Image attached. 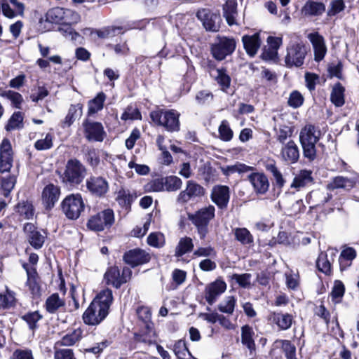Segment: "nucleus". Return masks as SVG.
Here are the masks:
<instances>
[{
  "label": "nucleus",
  "mask_w": 359,
  "mask_h": 359,
  "mask_svg": "<svg viewBox=\"0 0 359 359\" xmlns=\"http://www.w3.org/2000/svg\"><path fill=\"white\" fill-rule=\"evenodd\" d=\"M112 302V291L109 289L102 290L84 312V323L90 325L100 324L108 315Z\"/></svg>",
  "instance_id": "f257e3e1"
},
{
  "label": "nucleus",
  "mask_w": 359,
  "mask_h": 359,
  "mask_svg": "<svg viewBox=\"0 0 359 359\" xmlns=\"http://www.w3.org/2000/svg\"><path fill=\"white\" fill-rule=\"evenodd\" d=\"M13 165V150L10 141L4 139L0 145V184L3 195L8 197L13 189L16 183V177L14 175L4 176L8 172Z\"/></svg>",
  "instance_id": "f03ea898"
},
{
  "label": "nucleus",
  "mask_w": 359,
  "mask_h": 359,
  "mask_svg": "<svg viewBox=\"0 0 359 359\" xmlns=\"http://www.w3.org/2000/svg\"><path fill=\"white\" fill-rule=\"evenodd\" d=\"M320 132L314 126L306 125L299 134V140L303 148L304 156L313 160L316 155V144L319 140Z\"/></svg>",
  "instance_id": "7ed1b4c3"
},
{
  "label": "nucleus",
  "mask_w": 359,
  "mask_h": 359,
  "mask_svg": "<svg viewBox=\"0 0 359 359\" xmlns=\"http://www.w3.org/2000/svg\"><path fill=\"white\" fill-rule=\"evenodd\" d=\"M180 113L174 109H158L150 113L152 121L164 127L169 132L178 131L180 130Z\"/></svg>",
  "instance_id": "20e7f679"
},
{
  "label": "nucleus",
  "mask_w": 359,
  "mask_h": 359,
  "mask_svg": "<svg viewBox=\"0 0 359 359\" xmlns=\"http://www.w3.org/2000/svg\"><path fill=\"white\" fill-rule=\"evenodd\" d=\"M215 207L209 205L197 211L195 214H189V219L197 228L198 233L201 239H204L208 233V224L215 216Z\"/></svg>",
  "instance_id": "39448f33"
},
{
  "label": "nucleus",
  "mask_w": 359,
  "mask_h": 359,
  "mask_svg": "<svg viewBox=\"0 0 359 359\" xmlns=\"http://www.w3.org/2000/svg\"><path fill=\"white\" fill-rule=\"evenodd\" d=\"M62 210L67 217L76 219L83 211L84 203L80 194H70L62 202Z\"/></svg>",
  "instance_id": "423d86ee"
},
{
  "label": "nucleus",
  "mask_w": 359,
  "mask_h": 359,
  "mask_svg": "<svg viewBox=\"0 0 359 359\" xmlns=\"http://www.w3.org/2000/svg\"><path fill=\"white\" fill-rule=\"evenodd\" d=\"M86 175V169L84 165L76 159H70L67 161L64 173V181L71 184H79Z\"/></svg>",
  "instance_id": "0eeeda50"
},
{
  "label": "nucleus",
  "mask_w": 359,
  "mask_h": 359,
  "mask_svg": "<svg viewBox=\"0 0 359 359\" xmlns=\"http://www.w3.org/2000/svg\"><path fill=\"white\" fill-rule=\"evenodd\" d=\"M236 42L232 37L218 36L217 41L211 46V53L217 60H224L231 55L236 49Z\"/></svg>",
  "instance_id": "6e6552de"
},
{
  "label": "nucleus",
  "mask_w": 359,
  "mask_h": 359,
  "mask_svg": "<svg viewBox=\"0 0 359 359\" xmlns=\"http://www.w3.org/2000/svg\"><path fill=\"white\" fill-rule=\"evenodd\" d=\"M307 50L302 43H295L290 44L287 48V55L285 62L287 67H300L304 64Z\"/></svg>",
  "instance_id": "1a4fd4ad"
},
{
  "label": "nucleus",
  "mask_w": 359,
  "mask_h": 359,
  "mask_svg": "<svg viewBox=\"0 0 359 359\" xmlns=\"http://www.w3.org/2000/svg\"><path fill=\"white\" fill-rule=\"evenodd\" d=\"M114 222V215L112 210H104L96 215L93 216L88 222V227L95 231H103L106 227L110 226Z\"/></svg>",
  "instance_id": "9d476101"
},
{
  "label": "nucleus",
  "mask_w": 359,
  "mask_h": 359,
  "mask_svg": "<svg viewBox=\"0 0 359 359\" xmlns=\"http://www.w3.org/2000/svg\"><path fill=\"white\" fill-rule=\"evenodd\" d=\"M132 271L129 268H124L122 273L116 266H111L105 272L104 278L107 284L112 285L118 288L123 283H126L131 277Z\"/></svg>",
  "instance_id": "9b49d317"
},
{
  "label": "nucleus",
  "mask_w": 359,
  "mask_h": 359,
  "mask_svg": "<svg viewBox=\"0 0 359 359\" xmlns=\"http://www.w3.org/2000/svg\"><path fill=\"white\" fill-rule=\"evenodd\" d=\"M198 19L202 22L206 30L217 32L219 29L220 16L212 13L209 9L201 8L196 13Z\"/></svg>",
  "instance_id": "f8f14e48"
},
{
  "label": "nucleus",
  "mask_w": 359,
  "mask_h": 359,
  "mask_svg": "<svg viewBox=\"0 0 359 359\" xmlns=\"http://www.w3.org/2000/svg\"><path fill=\"white\" fill-rule=\"evenodd\" d=\"M204 194L205 189L202 186L189 180L187 182L186 189L180 193L177 200L179 203H184L192 198L201 197Z\"/></svg>",
  "instance_id": "ddd939ff"
},
{
  "label": "nucleus",
  "mask_w": 359,
  "mask_h": 359,
  "mask_svg": "<svg viewBox=\"0 0 359 359\" xmlns=\"http://www.w3.org/2000/svg\"><path fill=\"white\" fill-rule=\"evenodd\" d=\"M226 289V283L222 279H217L205 287V300L210 305H212L216 302L217 297L225 292Z\"/></svg>",
  "instance_id": "4468645a"
},
{
  "label": "nucleus",
  "mask_w": 359,
  "mask_h": 359,
  "mask_svg": "<svg viewBox=\"0 0 359 359\" xmlns=\"http://www.w3.org/2000/svg\"><path fill=\"white\" fill-rule=\"evenodd\" d=\"M150 259L147 252L139 248L130 250L123 255L124 261L133 267L147 263Z\"/></svg>",
  "instance_id": "2eb2a0df"
},
{
  "label": "nucleus",
  "mask_w": 359,
  "mask_h": 359,
  "mask_svg": "<svg viewBox=\"0 0 359 359\" xmlns=\"http://www.w3.org/2000/svg\"><path fill=\"white\" fill-rule=\"evenodd\" d=\"M230 198V191L227 186L216 185L211 191L212 201L221 209L226 208Z\"/></svg>",
  "instance_id": "dca6fc26"
},
{
  "label": "nucleus",
  "mask_w": 359,
  "mask_h": 359,
  "mask_svg": "<svg viewBox=\"0 0 359 359\" xmlns=\"http://www.w3.org/2000/svg\"><path fill=\"white\" fill-rule=\"evenodd\" d=\"M86 187L93 195L104 196L109 190L107 181L102 177H90L86 180Z\"/></svg>",
  "instance_id": "f3484780"
},
{
  "label": "nucleus",
  "mask_w": 359,
  "mask_h": 359,
  "mask_svg": "<svg viewBox=\"0 0 359 359\" xmlns=\"http://www.w3.org/2000/svg\"><path fill=\"white\" fill-rule=\"evenodd\" d=\"M280 158L287 163H294L299 158L298 146L293 140H289L286 144L282 145Z\"/></svg>",
  "instance_id": "a211bd4d"
},
{
  "label": "nucleus",
  "mask_w": 359,
  "mask_h": 359,
  "mask_svg": "<svg viewBox=\"0 0 359 359\" xmlns=\"http://www.w3.org/2000/svg\"><path fill=\"white\" fill-rule=\"evenodd\" d=\"M307 37L312 44L315 60L318 62L322 60L327 53V47L323 36L318 32H314L309 34Z\"/></svg>",
  "instance_id": "6ab92c4d"
},
{
  "label": "nucleus",
  "mask_w": 359,
  "mask_h": 359,
  "mask_svg": "<svg viewBox=\"0 0 359 359\" xmlns=\"http://www.w3.org/2000/svg\"><path fill=\"white\" fill-rule=\"evenodd\" d=\"M86 137L88 140L101 142L104 134L102 125L98 122H90L86 120L83 123Z\"/></svg>",
  "instance_id": "aec40b11"
},
{
  "label": "nucleus",
  "mask_w": 359,
  "mask_h": 359,
  "mask_svg": "<svg viewBox=\"0 0 359 359\" xmlns=\"http://www.w3.org/2000/svg\"><path fill=\"white\" fill-rule=\"evenodd\" d=\"M248 180L257 194H265L269 187L267 177L261 172H254L248 176Z\"/></svg>",
  "instance_id": "412c9836"
},
{
  "label": "nucleus",
  "mask_w": 359,
  "mask_h": 359,
  "mask_svg": "<svg viewBox=\"0 0 359 359\" xmlns=\"http://www.w3.org/2000/svg\"><path fill=\"white\" fill-rule=\"evenodd\" d=\"M60 191L58 187L53 184L46 186L42 191L43 203L47 209L52 208L58 201Z\"/></svg>",
  "instance_id": "4be33fe9"
},
{
  "label": "nucleus",
  "mask_w": 359,
  "mask_h": 359,
  "mask_svg": "<svg viewBox=\"0 0 359 359\" xmlns=\"http://www.w3.org/2000/svg\"><path fill=\"white\" fill-rule=\"evenodd\" d=\"M24 231L27 233L29 243L33 248L39 249L43 246L45 241V236L36 230L33 224H25Z\"/></svg>",
  "instance_id": "5701e85b"
},
{
  "label": "nucleus",
  "mask_w": 359,
  "mask_h": 359,
  "mask_svg": "<svg viewBox=\"0 0 359 359\" xmlns=\"http://www.w3.org/2000/svg\"><path fill=\"white\" fill-rule=\"evenodd\" d=\"M269 319L280 330L290 329L294 322L292 315L287 313L273 312L270 315Z\"/></svg>",
  "instance_id": "b1692460"
},
{
  "label": "nucleus",
  "mask_w": 359,
  "mask_h": 359,
  "mask_svg": "<svg viewBox=\"0 0 359 359\" xmlns=\"http://www.w3.org/2000/svg\"><path fill=\"white\" fill-rule=\"evenodd\" d=\"M356 180L355 178H351L344 176H337L334 177L327 184V189L334 190L336 189H343L350 190L355 185Z\"/></svg>",
  "instance_id": "393cba45"
},
{
  "label": "nucleus",
  "mask_w": 359,
  "mask_h": 359,
  "mask_svg": "<svg viewBox=\"0 0 359 359\" xmlns=\"http://www.w3.org/2000/svg\"><path fill=\"white\" fill-rule=\"evenodd\" d=\"M242 41L246 53L250 57L255 56L260 47L259 34L255 33L250 36L245 35L242 38Z\"/></svg>",
  "instance_id": "a878e982"
},
{
  "label": "nucleus",
  "mask_w": 359,
  "mask_h": 359,
  "mask_svg": "<svg viewBox=\"0 0 359 359\" xmlns=\"http://www.w3.org/2000/svg\"><path fill=\"white\" fill-rule=\"evenodd\" d=\"M224 16L229 25H238L237 2L236 0H227L223 8Z\"/></svg>",
  "instance_id": "bb28decb"
},
{
  "label": "nucleus",
  "mask_w": 359,
  "mask_h": 359,
  "mask_svg": "<svg viewBox=\"0 0 359 359\" xmlns=\"http://www.w3.org/2000/svg\"><path fill=\"white\" fill-rule=\"evenodd\" d=\"M83 114V104L78 103L71 104L67 114L62 121V127H69L76 120L80 118Z\"/></svg>",
  "instance_id": "cd10ccee"
},
{
  "label": "nucleus",
  "mask_w": 359,
  "mask_h": 359,
  "mask_svg": "<svg viewBox=\"0 0 359 359\" xmlns=\"http://www.w3.org/2000/svg\"><path fill=\"white\" fill-rule=\"evenodd\" d=\"M82 337V330L79 328L74 330L68 332L62 338L57 341L54 346V348H59L63 346H69L75 344L78 342Z\"/></svg>",
  "instance_id": "c85d7f7f"
},
{
  "label": "nucleus",
  "mask_w": 359,
  "mask_h": 359,
  "mask_svg": "<svg viewBox=\"0 0 359 359\" xmlns=\"http://www.w3.org/2000/svg\"><path fill=\"white\" fill-rule=\"evenodd\" d=\"M135 339L137 342H142L148 345L154 344L156 341V333L154 330V324L149 323L146 325L144 330L140 334L135 335Z\"/></svg>",
  "instance_id": "c756f323"
},
{
  "label": "nucleus",
  "mask_w": 359,
  "mask_h": 359,
  "mask_svg": "<svg viewBox=\"0 0 359 359\" xmlns=\"http://www.w3.org/2000/svg\"><path fill=\"white\" fill-rule=\"evenodd\" d=\"M313 177L311 176V171L307 170H302L294 177L291 187L295 189H300L306 187L309 184L312 183Z\"/></svg>",
  "instance_id": "7c9ffc66"
},
{
  "label": "nucleus",
  "mask_w": 359,
  "mask_h": 359,
  "mask_svg": "<svg viewBox=\"0 0 359 359\" xmlns=\"http://www.w3.org/2000/svg\"><path fill=\"white\" fill-rule=\"evenodd\" d=\"M135 198L136 195L133 192L128 189H121L117 192L116 199L121 207L124 208L126 210H129L132 202Z\"/></svg>",
  "instance_id": "2f4dec72"
},
{
  "label": "nucleus",
  "mask_w": 359,
  "mask_h": 359,
  "mask_svg": "<svg viewBox=\"0 0 359 359\" xmlns=\"http://www.w3.org/2000/svg\"><path fill=\"white\" fill-rule=\"evenodd\" d=\"M325 11V5L321 2L313 1H307L303 7L302 11L305 15L318 16L322 15Z\"/></svg>",
  "instance_id": "473e14b6"
},
{
  "label": "nucleus",
  "mask_w": 359,
  "mask_h": 359,
  "mask_svg": "<svg viewBox=\"0 0 359 359\" xmlns=\"http://www.w3.org/2000/svg\"><path fill=\"white\" fill-rule=\"evenodd\" d=\"M254 334L255 332L250 326L245 325L241 327V342L250 351H253L255 348V344L253 339Z\"/></svg>",
  "instance_id": "72a5a7b5"
},
{
  "label": "nucleus",
  "mask_w": 359,
  "mask_h": 359,
  "mask_svg": "<svg viewBox=\"0 0 359 359\" xmlns=\"http://www.w3.org/2000/svg\"><path fill=\"white\" fill-rule=\"evenodd\" d=\"M65 304L64 299L60 298L58 294L54 293L46 299V309L48 312L53 313L60 308H62Z\"/></svg>",
  "instance_id": "f704fd0d"
},
{
  "label": "nucleus",
  "mask_w": 359,
  "mask_h": 359,
  "mask_svg": "<svg viewBox=\"0 0 359 359\" xmlns=\"http://www.w3.org/2000/svg\"><path fill=\"white\" fill-rule=\"evenodd\" d=\"M106 95L104 93H99L97 96L88 103V114L89 116L97 113L103 108Z\"/></svg>",
  "instance_id": "c9c22d12"
},
{
  "label": "nucleus",
  "mask_w": 359,
  "mask_h": 359,
  "mask_svg": "<svg viewBox=\"0 0 359 359\" xmlns=\"http://www.w3.org/2000/svg\"><path fill=\"white\" fill-rule=\"evenodd\" d=\"M193 248L194 243L191 238L187 236L182 238L175 248V256L182 257L184 254L192 251Z\"/></svg>",
  "instance_id": "e433bc0d"
},
{
  "label": "nucleus",
  "mask_w": 359,
  "mask_h": 359,
  "mask_svg": "<svg viewBox=\"0 0 359 359\" xmlns=\"http://www.w3.org/2000/svg\"><path fill=\"white\" fill-rule=\"evenodd\" d=\"M344 88L337 83L332 88L330 100L336 107H341L344 104Z\"/></svg>",
  "instance_id": "4c0bfd02"
},
{
  "label": "nucleus",
  "mask_w": 359,
  "mask_h": 359,
  "mask_svg": "<svg viewBox=\"0 0 359 359\" xmlns=\"http://www.w3.org/2000/svg\"><path fill=\"white\" fill-rule=\"evenodd\" d=\"M16 303L15 293L6 287L4 294H0V309L13 307Z\"/></svg>",
  "instance_id": "58836bf2"
},
{
  "label": "nucleus",
  "mask_w": 359,
  "mask_h": 359,
  "mask_svg": "<svg viewBox=\"0 0 359 359\" xmlns=\"http://www.w3.org/2000/svg\"><path fill=\"white\" fill-rule=\"evenodd\" d=\"M211 75L215 79L222 88H229L231 82L229 76L224 69H215L211 72Z\"/></svg>",
  "instance_id": "ea45409f"
},
{
  "label": "nucleus",
  "mask_w": 359,
  "mask_h": 359,
  "mask_svg": "<svg viewBox=\"0 0 359 359\" xmlns=\"http://www.w3.org/2000/svg\"><path fill=\"white\" fill-rule=\"evenodd\" d=\"M236 299L233 296H228L218 305V309L222 313L232 314L236 306Z\"/></svg>",
  "instance_id": "a19ab883"
},
{
  "label": "nucleus",
  "mask_w": 359,
  "mask_h": 359,
  "mask_svg": "<svg viewBox=\"0 0 359 359\" xmlns=\"http://www.w3.org/2000/svg\"><path fill=\"white\" fill-rule=\"evenodd\" d=\"M173 351L178 359H189L187 356H191L185 342L182 340H178L175 342Z\"/></svg>",
  "instance_id": "79ce46f5"
},
{
  "label": "nucleus",
  "mask_w": 359,
  "mask_h": 359,
  "mask_svg": "<svg viewBox=\"0 0 359 359\" xmlns=\"http://www.w3.org/2000/svg\"><path fill=\"white\" fill-rule=\"evenodd\" d=\"M22 116L20 111L15 112L10 118L7 125L6 126V130L11 131L13 130L20 128L22 126Z\"/></svg>",
  "instance_id": "37998d69"
},
{
  "label": "nucleus",
  "mask_w": 359,
  "mask_h": 359,
  "mask_svg": "<svg viewBox=\"0 0 359 359\" xmlns=\"http://www.w3.org/2000/svg\"><path fill=\"white\" fill-rule=\"evenodd\" d=\"M276 343L281 344V348L285 353L287 359H297L296 358V348L295 346L288 340H279Z\"/></svg>",
  "instance_id": "c03bdc74"
},
{
  "label": "nucleus",
  "mask_w": 359,
  "mask_h": 359,
  "mask_svg": "<svg viewBox=\"0 0 359 359\" xmlns=\"http://www.w3.org/2000/svg\"><path fill=\"white\" fill-rule=\"evenodd\" d=\"M345 292V287L343 283L340 280H336L332 288L331 296L334 302L339 303L343 297Z\"/></svg>",
  "instance_id": "a18cd8bd"
},
{
  "label": "nucleus",
  "mask_w": 359,
  "mask_h": 359,
  "mask_svg": "<svg viewBox=\"0 0 359 359\" xmlns=\"http://www.w3.org/2000/svg\"><path fill=\"white\" fill-rule=\"evenodd\" d=\"M219 137L222 140L228 142L233 137V131L230 128L227 121L224 120L222 121L219 127Z\"/></svg>",
  "instance_id": "49530a36"
},
{
  "label": "nucleus",
  "mask_w": 359,
  "mask_h": 359,
  "mask_svg": "<svg viewBox=\"0 0 359 359\" xmlns=\"http://www.w3.org/2000/svg\"><path fill=\"white\" fill-rule=\"evenodd\" d=\"M165 189L168 191H175L182 185V181L177 176H169L165 178Z\"/></svg>",
  "instance_id": "de8ad7c7"
},
{
  "label": "nucleus",
  "mask_w": 359,
  "mask_h": 359,
  "mask_svg": "<svg viewBox=\"0 0 359 359\" xmlns=\"http://www.w3.org/2000/svg\"><path fill=\"white\" fill-rule=\"evenodd\" d=\"M236 239L242 244H249L252 242V236L245 228H238L235 230Z\"/></svg>",
  "instance_id": "09e8293b"
},
{
  "label": "nucleus",
  "mask_w": 359,
  "mask_h": 359,
  "mask_svg": "<svg viewBox=\"0 0 359 359\" xmlns=\"http://www.w3.org/2000/svg\"><path fill=\"white\" fill-rule=\"evenodd\" d=\"M42 316L38 311L28 313L24 315L22 318L27 323L30 330L36 328V323L41 319Z\"/></svg>",
  "instance_id": "8fccbe9b"
},
{
  "label": "nucleus",
  "mask_w": 359,
  "mask_h": 359,
  "mask_svg": "<svg viewBox=\"0 0 359 359\" xmlns=\"http://www.w3.org/2000/svg\"><path fill=\"white\" fill-rule=\"evenodd\" d=\"M1 95L10 100L15 107L18 109L20 108V104L23 101V98L19 93L8 90L2 93Z\"/></svg>",
  "instance_id": "3c124183"
},
{
  "label": "nucleus",
  "mask_w": 359,
  "mask_h": 359,
  "mask_svg": "<svg viewBox=\"0 0 359 359\" xmlns=\"http://www.w3.org/2000/svg\"><path fill=\"white\" fill-rule=\"evenodd\" d=\"M316 264L318 269L325 274H329L331 272V264L327 259V255L321 253L317 261Z\"/></svg>",
  "instance_id": "603ef678"
},
{
  "label": "nucleus",
  "mask_w": 359,
  "mask_h": 359,
  "mask_svg": "<svg viewBox=\"0 0 359 359\" xmlns=\"http://www.w3.org/2000/svg\"><path fill=\"white\" fill-rule=\"evenodd\" d=\"M304 103L303 95L297 90L292 91L289 96L287 104L292 108H298Z\"/></svg>",
  "instance_id": "864d4df0"
},
{
  "label": "nucleus",
  "mask_w": 359,
  "mask_h": 359,
  "mask_svg": "<svg viewBox=\"0 0 359 359\" xmlns=\"http://www.w3.org/2000/svg\"><path fill=\"white\" fill-rule=\"evenodd\" d=\"M147 243L154 248H161L165 243V238L161 233H151L147 238Z\"/></svg>",
  "instance_id": "5fc2aeb1"
},
{
  "label": "nucleus",
  "mask_w": 359,
  "mask_h": 359,
  "mask_svg": "<svg viewBox=\"0 0 359 359\" xmlns=\"http://www.w3.org/2000/svg\"><path fill=\"white\" fill-rule=\"evenodd\" d=\"M165 187V179L163 178L154 179L146 185V189L148 191L159 192L163 191Z\"/></svg>",
  "instance_id": "6e6d98bb"
},
{
  "label": "nucleus",
  "mask_w": 359,
  "mask_h": 359,
  "mask_svg": "<svg viewBox=\"0 0 359 359\" xmlns=\"http://www.w3.org/2000/svg\"><path fill=\"white\" fill-rule=\"evenodd\" d=\"M251 278L250 273H243V274H233L232 279L236 280V283L242 287L249 288L251 286Z\"/></svg>",
  "instance_id": "4d7b16f0"
},
{
  "label": "nucleus",
  "mask_w": 359,
  "mask_h": 359,
  "mask_svg": "<svg viewBox=\"0 0 359 359\" xmlns=\"http://www.w3.org/2000/svg\"><path fill=\"white\" fill-rule=\"evenodd\" d=\"M53 147V135L47 133L44 139L38 140L35 144L34 147L37 150L49 149Z\"/></svg>",
  "instance_id": "13d9d810"
},
{
  "label": "nucleus",
  "mask_w": 359,
  "mask_h": 359,
  "mask_svg": "<svg viewBox=\"0 0 359 359\" xmlns=\"http://www.w3.org/2000/svg\"><path fill=\"white\" fill-rule=\"evenodd\" d=\"M66 8H54L48 12V16L55 22H60L65 20Z\"/></svg>",
  "instance_id": "bf43d9fd"
},
{
  "label": "nucleus",
  "mask_w": 359,
  "mask_h": 359,
  "mask_svg": "<svg viewBox=\"0 0 359 359\" xmlns=\"http://www.w3.org/2000/svg\"><path fill=\"white\" fill-rule=\"evenodd\" d=\"M251 170V168L241 163H238L233 165L227 166L226 168H223V173L226 175H229L235 172H245Z\"/></svg>",
  "instance_id": "052dcab7"
},
{
  "label": "nucleus",
  "mask_w": 359,
  "mask_h": 359,
  "mask_svg": "<svg viewBox=\"0 0 359 359\" xmlns=\"http://www.w3.org/2000/svg\"><path fill=\"white\" fill-rule=\"evenodd\" d=\"M17 211L25 219H29L34 215L32 205L28 202L19 203L17 206Z\"/></svg>",
  "instance_id": "680f3d73"
},
{
  "label": "nucleus",
  "mask_w": 359,
  "mask_h": 359,
  "mask_svg": "<svg viewBox=\"0 0 359 359\" xmlns=\"http://www.w3.org/2000/svg\"><path fill=\"white\" fill-rule=\"evenodd\" d=\"M137 314L140 320H141L144 327L149 323H152L151 321V313L150 309L147 306H140L137 309Z\"/></svg>",
  "instance_id": "e2e57ef3"
},
{
  "label": "nucleus",
  "mask_w": 359,
  "mask_h": 359,
  "mask_svg": "<svg viewBox=\"0 0 359 359\" xmlns=\"http://www.w3.org/2000/svg\"><path fill=\"white\" fill-rule=\"evenodd\" d=\"M356 257V252L355 250L352 248H346L344 250H343L341 252L340 257H339V263L341 266L344 265V262H351Z\"/></svg>",
  "instance_id": "0e129e2a"
},
{
  "label": "nucleus",
  "mask_w": 359,
  "mask_h": 359,
  "mask_svg": "<svg viewBox=\"0 0 359 359\" xmlns=\"http://www.w3.org/2000/svg\"><path fill=\"white\" fill-rule=\"evenodd\" d=\"M345 8L343 0H333L330 3V8L327 11V15L333 16L341 12Z\"/></svg>",
  "instance_id": "69168bd1"
},
{
  "label": "nucleus",
  "mask_w": 359,
  "mask_h": 359,
  "mask_svg": "<svg viewBox=\"0 0 359 359\" xmlns=\"http://www.w3.org/2000/svg\"><path fill=\"white\" fill-rule=\"evenodd\" d=\"M266 168L272 174L274 179L276 180V183L282 187L284 184L285 181L281 172L278 170L275 163H268L266 166Z\"/></svg>",
  "instance_id": "338daca9"
},
{
  "label": "nucleus",
  "mask_w": 359,
  "mask_h": 359,
  "mask_svg": "<svg viewBox=\"0 0 359 359\" xmlns=\"http://www.w3.org/2000/svg\"><path fill=\"white\" fill-rule=\"evenodd\" d=\"M55 359H76L73 351L69 348H55Z\"/></svg>",
  "instance_id": "774afa93"
}]
</instances>
